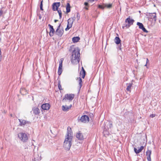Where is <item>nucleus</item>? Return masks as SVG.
Returning <instances> with one entry per match:
<instances>
[{"mask_svg":"<svg viewBox=\"0 0 161 161\" xmlns=\"http://www.w3.org/2000/svg\"><path fill=\"white\" fill-rule=\"evenodd\" d=\"M57 21H54L55 22H56Z\"/></svg>","mask_w":161,"mask_h":161,"instance_id":"nucleus-48","label":"nucleus"},{"mask_svg":"<svg viewBox=\"0 0 161 161\" xmlns=\"http://www.w3.org/2000/svg\"><path fill=\"white\" fill-rule=\"evenodd\" d=\"M134 21H125L122 27L123 29H124L125 27L127 28L129 27L131 25L133 24Z\"/></svg>","mask_w":161,"mask_h":161,"instance_id":"nucleus-6","label":"nucleus"},{"mask_svg":"<svg viewBox=\"0 0 161 161\" xmlns=\"http://www.w3.org/2000/svg\"><path fill=\"white\" fill-rule=\"evenodd\" d=\"M71 107V106H70V107H69L67 106H62V109L63 111H68V110Z\"/></svg>","mask_w":161,"mask_h":161,"instance_id":"nucleus-25","label":"nucleus"},{"mask_svg":"<svg viewBox=\"0 0 161 161\" xmlns=\"http://www.w3.org/2000/svg\"><path fill=\"white\" fill-rule=\"evenodd\" d=\"M42 2H43L42 0V1L41 2V4L40 5V7H43Z\"/></svg>","mask_w":161,"mask_h":161,"instance_id":"nucleus-36","label":"nucleus"},{"mask_svg":"<svg viewBox=\"0 0 161 161\" xmlns=\"http://www.w3.org/2000/svg\"><path fill=\"white\" fill-rule=\"evenodd\" d=\"M137 25L139 26V29H142L144 32L148 33V31L146 30L145 28L144 27L143 24L141 23L138 22L137 23Z\"/></svg>","mask_w":161,"mask_h":161,"instance_id":"nucleus-10","label":"nucleus"},{"mask_svg":"<svg viewBox=\"0 0 161 161\" xmlns=\"http://www.w3.org/2000/svg\"><path fill=\"white\" fill-rule=\"evenodd\" d=\"M63 59H61L59 61V64L58 70V74L59 75H60L62 72V63Z\"/></svg>","mask_w":161,"mask_h":161,"instance_id":"nucleus-8","label":"nucleus"},{"mask_svg":"<svg viewBox=\"0 0 161 161\" xmlns=\"http://www.w3.org/2000/svg\"><path fill=\"white\" fill-rule=\"evenodd\" d=\"M76 137L79 140H81L83 139V135L80 132L76 133Z\"/></svg>","mask_w":161,"mask_h":161,"instance_id":"nucleus-17","label":"nucleus"},{"mask_svg":"<svg viewBox=\"0 0 161 161\" xmlns=\"http://www.w3.org/2000/svg\"><path fill=\"white\" fill-rule=\"evenodd\" d=\"M18 120L20 122L19 125L20 126H24L25 124L30 123V122L24 119H19Z\"/></svg>","mask_w":161,"mask_h":161,"instance_id":"nucleus-9","label":"nucleus"},{"mask_svg":"<svg viewBox=\"0 0 161 161\" xmlns=\"http://www.w3.org/2000/svg\"><path fill=\"white\" fill-rule=\"evenodd\" d=\"M58 11V12L59 14V17H60V18H61V17H62V12H61V11L60 10H59V9H58V10H57Z\"/></svg>","mask_w":161,"mask_h":161,"instance_id":"nucleus-33","label":"nucleus"},{"mask_svg":"<svg viewBox=\"0 0 161 161\" xmlns=\"http://www.w3.org/2000/svg\"><path fill=\"white\" fill-rule=\"evenodd\" d=\"M114 40L115 42L117 44H119L120 43V40L118 37H116Z\"/></svg>","mask_w":161,"mask_h":161,"instance_id":"nucleus-22","label":"nucleus"},{"mask_svg":"<svg viewBox=\"0 0 161 161\" xmlns=\"http://www.w3.org/2000/svg\"><path fill=\"white\" fill-rule=\"evenodd\" d=\"M94 1L93 0H89L88 1V2H91L92 3Z\"/></svg>","mask_w":161,"mask_h":161,"instance_id":"nucleus-39","label":"nucleus"},{"mask_svg":"<svg viewBox=\"0 0 161 161\" xmlns=\"http://www.w3.org/2000/svg\"><path fill=\"white\" fill-rule=\"evenodd\" d=\"M70 60L73 64H76L79 62L80 60V50L77 48H75L72 52Z\"/></svg>","mask_w":161,"mask_h":161,"instance_id":"nucleus-1","label":"nucleus"},{"mask_svg":"<svg viewBox=\"0 0 161 161\" xmlns=\"http://www.w3.org/2000/svg\"><path fill=\"white\" fill-rule=\"evenodd\" d=\"M112 6V4H105L104 7L108 8H110Z\"/></svg>","mask_w":161,"mask_h":161,"instance_id":"nucleus-30","label":"nucleus"},{"mask_svg":"<svg viewBox=\"0 0 161 161\" xmlns=\"http://www.w3.org/2000/svg\"><path fill=\"white\" fill-rule=\"evenodd\" d=\"M40 9H41V10H43L42 7H40Z\"/></svg>","mask_w":161,"mask_h":161,"instance_id":"nucleus-42","label":"nucleus"},{"mask_svg":"<svg viewBox=\"0 0 161 161\" xmlns=\"http://www.w3.org/2000/svg\"><path fill=\"white\" fill-rule=\"evenodd\" d=\"M104 4H103V5H99L98 6V7L100 8L103 9L105 8V7H104Z\"/></svg>","mask_w":161,"mask_h":161,"instance_id":"nucleus-32","label":"nucleus"},{"mask_svg":"<svg viewBox=\"0 0 161 161\" xmlns=\"http://www.w3.org/2000/svg\"><path fill=\"white\" fill-rule=\"evenodd\" d=\"M41 107L44 110H48L50 108V105L48 103H44L42 104Z\"/></svg>","mask_w":161,"mask_h":161,"instance_id":"nucleus-13","label":"nucleus"},{"mask_svg":"<svg viewBox=\"0 0 161 161\" xmlns=\"http://www.w3.org/2000/svg\"><path fill=\"white\" fill-rule=\"evenodd\" d=\"M125 20H134L133 19H131L130 17H129L128 18L126 19Z\"/></svg>","mask_w":161,"mask_h":161,"instance_id":"nucleus-37","label":"nucleus"},{"mask_svg":"<svg viewBox=\"0 0 161 161\" xmlns=\"http://www.w3.org/2000/svg\"><path fill=\"white\" fill-rule=\"evenodd\" d=\"M79 80V89H80L82 86V79L80 77H79L78 78Z\"/></svg>","mask_w":161,"mask_h":161,"instance_id":"nucleus-28","label":"nucleus"},{"mask_svg":"<svg viewBox=\"0 0 161 161\" xmlns=\"http://www.w3.org/2000/svg\"><path fill=\"white\" fill-rule=\"evenodd\" d=\"M145 66H147V64L146 63V64L145 65Z\"/></svg>","mask_w":161,"mask_h":161,"instance_id":"nucleus-46","label":"nucleus"},{"mask_svg":"<svg viewBox=\"0 0 161 161\" xmlns=\"http://www.w3.org/2000/svg\"><path fill=\"white\" fill-rule=\"evenodd\" d=\"M82 72L81 73V72L80 73V76H81V77L83 78H84L85 76L86 75V71H85L84 69L83 68V67H82Z\"/></svg>","mask_w":161,"mask_h":161,"instance_id":"nucleus-23","label":"nucleus"},{"mask_svg":"<svg viewBox=\"0 0 161 161\" xmlns=\"http://www.w3.org/2000/svg\"><path fill=\"white\" fill-rule=\"evenodd\" d=\"M119 49H120V50H121V46H119Z\"/></svg>","mask_w":161,"mask_h":161,"instance_id":"nucleus-43","label":"nucleus"},{"mask_svg":"<svg viewBox=\"0 0 161 161\" xmlns=\"http://www.w3.org/2000/svg\"><path fill=\"white\" fill-rule=\"evenodd\" d=\"M69 19H68V20H69Z\"/></svg>","mask_w":161,"mask_h":161,"instance_id":"nucleus-49","label":"nucleus"},{"mask_svg":"<svg viewBox=\"0 0 161 161\" xmlns=\"http://www.w3.org/2000/svg\"><path fill=\"white\" fill-rule=\"evenodd\" d=\"M112 124H110V127H112Z\"/></svg>","mask_w":161,"mask_h":161,"instance_id":"nucleus-45","label":"nucleus"},{"mask_svg":"<svg viewBox=\"0 0 161 161\" xmlns=\"http://www.w3.org/2000/svg\"><path fill=\"white\" fill-rule=\"evenodd\" d=\"M149 60L148 59V58H147V63H147H147H148V62H149Z\"/></svg>","mask_w":161,"mask_h":161,"instance_id":"nucleus-40","label":"nucleus"},{"mask_svg":"<svg viewBox=\"0 0 161 161\" xmlns=\"http://www.w3.org/2000/svg\"><path fill=\"white\" fill-rule=\"evenodd\" d=\"M72 138V136L68 131L63 145L64 147L66 150H68L70 149L72 144L71 141Z\"/></svg>","mask_w":161,"mask_h":161,"instance_id":"nucleus-2","label":"nucleus"},{"mask_svg":"<svg viewBox=\"0 0 161 161\" xmlns=\"http://www.w3.org/2000/svg\"><path fill=\"white\" fill-rule=\"evenodd\" d=\"M48 26L49 27V35L50 36H52L53 35L55 32V30L53 28V26L49 24L48 25Z\"/></svg>","mask_w":161,"mask_h":161,"instance_id":"nucleus-11","label":"nucleus"},{"mask_svg":"<svg viewBox=\"0 0 161 161\" xmlns=\"http://www.w3.org/2000/svg\"><path fill=\"white\" fill-rule=\"evenodd\" d=\"M20 92L23 95H26L28 93L27 91L24 88H21Z\"/></svg>","mask_w":161,"mask_h":161,"instance_id":"nucleus-20","label":"nucleus"},{"mask_svg":"<svg viewBox=\"0 0 161 161\" xmlns=\"http://www.w3.org/2000/svg\"><path fill=\"white\" fill-rule=\"evenodd\" d=\"M139 13H141V11H139Z\"/></svg>","mask_w":161,"mask_h":161,"instance_id":"nucleus-47","label":"nucleus"},{"mask_svg":"<svg viewBox=\"0 0 161 161\" xmlns=\"http://www.w3.org/2000/svg\"><path fill=\"white\" fill-rule=\"evenodd\" d=\"M132 84L130 83L128 84V85L127 86L126 90L128 91H129L130 92V89L131 87L132 86Z\"/></svg>","mask_w":161,"mask_h":161,"instance_id":"nucleus-29","label":"nucleus"},{"mask_svg":"<svg viewBox=\"0 0 161 161\" xmlns=\"http://www.w3.org/2000/svg\"><path fill=\"white\" fill-rule=\"evenodd\" d=\"M32 161H37V160H36V159L35 160L34 158L32 159Z\"/></svg>","mask_w":161,"mask_h":161,"instance_id":"nucleus-41","label":"nucleus"},{"mask_svg":"<svg viewBox=\"0 0 161 161\" xmlns=\"http://www.w3.org/2000/svg\"><path fill=\"white\" fill-rule=\"evenodd\" d=\"M32 111L33 113L36 115H38L40 113V111L39 108L36 107L33 108Z\"/></svg>","mask_w":161,"mask_h":161,"instance_id":"nucleus-16","label":"nucleus"},{"mask_svg":"<svg viewBox=\"0 0 161 161\" xmlns=\"http://www.w3.org/2000/svg\"><path fill=\"white\" fill-rule=\"evenodd\" d=\"M143 147H144L143 146H142L140 147V148L138 149V150H137L136 148L134 147V151L136 153H139L142 151L143 149Z\"/></svg>","mask_w":161,"mask_h":161,"instance_id":"nucleus-19","label":"nucleus"},{"mask_svg":"<svg viewBox=\"0 0 161 161\" xmlns=\"http://www.w3.org/2000/svg\"><path fill=\"white\" fill-rule=\"evenodd\" d=\"M149 19H152L153 20H156V13H150L149 16Z\"/></svg>","mask_w":161,"mask_h":161,"instance_id":"nucleus-15","label":"nucleus"},{"mask_svg":"<svg viewBox=\"0 0 161 161\" xmlns=\"http://www.w3.org/2000/svg\"><path fill=\"white\" fill-rule=\"evenodd\" d=\"M85 8L86 10H88V7H85Z\"/></svg>","mask_w":161,"mask_h":161,"instance_id":"nucleus-44","label":"nucleus"},{"mask_svg":"<svg viewBox=\"0 0 161 161\" xmlns=\"http://www.w3.org/2000/svg\"><path fill=\"white\" fill-rule=\"evenodd\" d=\"M41 156H40V155L38 154H34V159H36V160H37V161H40L41 158Z\"/></svg>","mask_w":161,"mask_h":161,"instance_id":"nucleus-21","label":"nucleus"},{"mask_svg":"<svg viewBox=\"0 0 161 161\" xmlns=\"http://www.w3.org/2000/svg\"><path fill=\"white\" fill-rule=\"evenodd\" d=\"M80 38L79 37H74L72 38V41L73 42H78L80 40Z\"/></svg>","mask_w":161,"mask_h":161,"instance_id":"nucleus-24","label":"nucleus"},{"mask_svg":"<svg viewBox=\"0 0 161 161\" xmlns=\"http://www.w3.org/2000/svg\"><path fill=\"white\" fill-rule=\"evenodd\" d=\"M58 88L59 89V90H62V89L61 87V86L60 84V81L58 82Z\"/></svg>","mask_w":161,"mask_h":161,"instance_id":"nucleus-34","label":"nucleus"},{"mask_svg":"<svg viewBox=\"0 0 161 161\" xmlns=\"http://www.w3.org/2000/svg\"><path fill=\"white\" fill-rule=\"evenodd\" d=\"M155 116V114H152L150 115V117H151V118H153V117H154Z\"/></svg>","mask_w":161,"mask_h":161,"instance_id":"nucleus-35","label":"nucleus"},{"mask_svg":"<svg viewBox=\"0 0 161 161\" xmlns=\"http://www.w3.org/2000/svg\"><path fill=\"white\" fill-rule=\"evenodd\" d=\"M18 136L19 139L22 142L25 143L26 142L28 141L29 135L26 133L21 132L18 134Z\"/></svg>","mask_w":161,"mask_h":161,"instance_id":"nucleus-3","label":"nucleus"},{"mask_svg":"<svg viewBox=\"0 0 161 161\" xmlns=\"http://www.w3.org/2000/svg\"><path fill=\"white\" fill-rule=\"evenodd\" d=\"M80 19V15L78 13H77L75 15V16L73 18V20L74 19H77L79 20Z\"/></svg>","mask_w":161,"mask_h":161,"instance_id":"nucleus-26","label":"nucleus"},{"mask_svg":"<svg viewBox=\"0 0 161 161\" xmlns=\"http://www.w3.org/2000/svg\"><path fill=\"white\" fill-rule=\"evenodd\" d=\"M74 94H67L65 95L63 99V101H66L67 100H69V101H71L74 97Z\"/></svg>","mask_w":161,"mask_h":161,"instance_id":"nucleus-5","label":"nucleus"},{"mask_svg":"<svg viewBox=\"0 0 161 161\" xmlns=\"http://www.w3.org/2000/svg\"><path fill=\"white\" fill-rule=\"evenodd\" d=\"M4 16L3 12L1 9H0V18L1 17H3Z\"/></svg>","mask_w":161,"mask_h":161,"instance_id":"nucleus-31","label":"nucleus"},{"mask_svg":"<svg viewBox=\"0 0 161 161\" xmlns=\"http://www.w3.org/2000/svg\"><path fill=\"white\" fill-rule=\"evenodd\" d=\"M68 24L67 25V28L65 29V30L66 31H67L69 30L72 26V24L73 23V21H67Z\"/></svg>","mask_w":161,"mask_h":161,"instance_id":"nucleus-18","label":"nucleus"},{"mask_svg":"<svg viewBox=\"0 0 161 161\" xmlns=\"http://www.w3.org/2000/svg\"><path fill=\"white\" fill-rule=\"evenodd\" d=\"M80 120L81 122L86 123L89 121V118L87 115H84L81 117Z\"/></svg>","mask_w":161,"mask_h":161,"instance_id":"nucleus-7","label":"nucleus"},{"mask_svg":"<svg viewBox=\"0 0 161 161\" xmlns=\"http://www.w3.org/2000/svg\"><path fill=\"white\" fill-rule=\"evenodd\" d=\"M152 151L151 150L148 149L146 152V155L147 157V159L148 161H151V155Z\"/></svg>","mask_w":161,"mask_h":161,"instance_id":"nucleus-14","label":"nucleus"},{"mask_svg":"<svg viewBox=\"0 0 161 161\" xmlns=\"http://www.w3.org/2000/svg\"><path fill=\"white\" fill-rule=\"evenodd\" d=\"M84 5L86 6H88V3L87 2H85L84 3Z\"/></svg>","mask_w":161,"mask_h":161,"instance_id":"nucleus-38","label":"nucleus"},{"mask_svg":"<svg viewBox=\"0 0 161 161\" xmlns=\"http://www.w3.org/2000/svg\"><path fill=\"white\" fill-rule=\"evenodd\" d=\"M60 5V3L59 2L54 3H53L52 5L53 9L54 11L58 10V7Z\"/></svg>","mask_w":161,"mask_h":161,"instance_id":"nucleus-12","label":"nucleus"},{"mask_svg":"<svg viewBox=\"0 0 161 161\" xmlns=\"http://www.w3.org/2000/svg\"><path fill=\"white\" fill-rule=\"evenodd\" d=\"M64 32V30L62 28H60V24L55 31V34L60 37L63 35Z\"/></svg>","mask_w":161,"mask_h":161,"instance_id":"nucleus-4","label":"nucleus"},{"mask_svg":"<svg viewBox=\"0 0 161 161\" xmlns=\"http://www.w3.org/2000/svg\"><path fill=\"white\" fill-rule=\"evenodd\" d=\"M70 5L69 3H67L66 5V12L67 13H69L70 12Z\"/></svg>","mask_w":161,"mask_h":161,"instance_id":"nucleus-27","label":"nucleus"}]
</instances>
